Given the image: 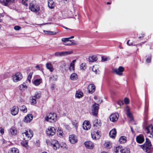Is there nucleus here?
I'll return each mask as SVG.
<instances>
[{
  "mask_svg": "<svg viewBox=\"0 0 153 153\" xmlns=\"http://www.w3.org/2000/svg\"><path fill=\"white\" fill-rule=\"evenodd\" d=\"M57 119V115L55 113H50L45 118L46 121L51 122L56 121Z\"/></svg>",
  "mask_w": 153,
  "mask_h": 153,
  "instance_id": "nucleus-1",
  "label": "nucleus"
},
{
  "mask_svg": "<svg viewBox=\"0 0 153 153\" xmlns=\"http://www.w3.org/2000/svg\"><path fill=\"white\" fill-rule=\"evenodd\" d=\"M145 131L148 137H153V126L152 125L147 126L145 128Z\"/></svg>",
  "mask_w": 153,
  "mask_h": 153,
  "instance_id": "nucleus-2",
  "label": "nucleus"
},
{
  "mask_svg": "<svg viewBox=\"0 0 153 153\" xmlns=\"http://www.w3.org/2000/svg\"><path fill=\"white\" fill-rule=\"evenodd\" d=\"M23 76L22 74L20 72L16 73L14 75L12 76V79L15 82H17L20 81L22 78Z\"/></svg>",
  "mask_w": 153,
  "mask_h": 153,
  "instance_id": "nucleus-3",
  "label": "nucleus"
},
{
  "mask_svg": "<svg viewBox=\"0 0 153 153\" xmlns=\"http://www.w3.org/2000/svg\"><path fill=\"white\" fill-rule=\"evenodd\" d=\"M23 135L26 137V139L27 140H30L33 136V133L32 130L28 129L24 133H22Z\"/></svg>",
  "mask_w": 153,
  "mask_h": 153,
  "instance_id": "nucleus-4",
  "label": "nucleus"
},
{
  "mask_svg": "<svg viewBox=\"0 0 153 153\" xmlns=\"http://www.w3.org/2000/svg\"><path fill=\"white\" fill-rule=\"evenodd\" d=\"M124 71V69L122 66L119 67L118 69L114 68L112 69V71L114 73L120 76L123 75V72Z\"/></svg>",
  "mask_w": 153,
  "mask_h": 153,
  "instance_id": "nucleus-5",
  "label": "nucleus"
},
{
  "mask_svg": "<svg viewBox=\"0 0 153 153\" xmlns=\"http://www.w3.org/2000/svg\"><path fill=\"white\" fill-rule=\"evenodd\" d=\"M29 9L32 12H37L39 11L40 7L37 4L31 3L30 4Z\"/></svg>",
  "mask_w": 153,
  "mask_h": 153,
  "instance_id": "nucleus-6",
  "label": "nucleus"
},
{
  "mask_svg": "<svg viewBox=\"0 0 153 153\" xmlns=\"http://www.w3.org/2000/svg\"><path fill=\"white\" fill-rule=\"evenodd\" d=\"M47 135L49 137L54 135L56 132V130L54 128L52 127H49L46 130Z\"/></svg>",
  "mask_w": 153,
  "mask_h": 153,
  "instance_id": "nucleus-7",
  "label": "nucleus"
},
{
  "mask_svg": "<svg viewBox=\"0 0 153 153\" xmlns=\"http://www.w3.org/2000/svg\"><path fill=\"white\" fill-rule=\"evenodd\" d=\"M73 52L72 51L61 52H57L55 53V55L56 56H62L70 54L72 53Z\"/></svg>",
  "mask_w": 153,
  "mask_h": 153,
  "instance_id": "nucleus-8",
  "label": "nucleus"
},
{
  "mask_svg": "<svg viewBox=\"0 0 153 153\" xmlns=\"http://www.w3.org/2000/svg\"><path fill=\"white\" fill-rule=\"evenodd\" d=\"M99 105L96 103L94 104L92 107V112L93 115L96 116L97 115L98 111Z\"/></svg>",
  "mask_w": 153,
  "mask_h": 153,
  "instance_id": "nucleus-9",
  "label": "nucleus"
},
{
  "mask_svg": "<svg viewBox=\"0 0 153 153\" xmlns=\"http://www.w3.org/2000/svg\"><path fill=\"white\" fill-rule=\"evenodd\" d=\"M119 117V114L117 113H115L111 114L110 116V120L111 121L114 122L116 121Z\"/></svg>",
  "mask_w": 153,
  "mask_h": 153,
  "instance_id": "nucleus-10",
  "label": "nucleus"
},
{
  "mask_svg": "<svg viewBox=\"0 0 153 153\" xmlns=\"http://www.w3.org/2000/svg\"><path fill=\"white\" fill-rule=\"evenodd\" d=\"M91 125L89 121H85L83 124V128L84 129L88 130L90 129Z\"/></svg>",
  "mask_w": 153,
  "mask_h": 153,
  "instance_id": "nucleus-11",
  "label": "nucleus"
},
{
  "mask_svg": "<svg viewBox=\"0 0 153 153\" xmlns=\"http://www.w3.org/2000/svg\"><path fill=\"white\" fill-rule=\"evenodd\" d=\"M51 145L55 150H56L59 147V143L58 141L56 140H53L52 142L51 143Z\"/></svg>",
  "mask_w": 153,
  "mask_h": 153,
  "instance_id": "nucleus-12",
  "label": "nucleus"
},
{
  "mask_svg": "<svg viewBox=\"0 0 153 153\" xmlns=\"http://www.w3.org/2000/svg\"><path fill=\"white\" fill-rule=\"evenodd\" d=\"M14 0H0V3L3 5L7 6L13 3Z\"/></svg>",
  "mask_w": 153,
  "mask_h": 153,
  "instance_id": "nucleus-13",
  "label": "nucleus"
},
{
  "mask_svg": "<svg viewBox=\"0 0 153 153\" xmlns=\"http://www.w3.org/2000/svg\"><path fill=\"white\" fill-rule=\"evenodd\" d=\"M69 139L70 143L72 144H75L77 141V139L76 137L74 134L70 135Z\"/></svg>",
  "mask_w": 153,
  "mask_h": 153,
  "instance_id": "nucleus-14",
  "label": "nucleus"
},
{
  "mask_svg": "<svg viewBox=\"0 0 153 153\" xmlns=\"http://www.w3.org/2000/svg\"><path fill=\"white\" fill-rule=\"evenodd\" d=\"M93 126L95 128H99L101 126V123L100 120L95 119L93 123Z\"/></svg>",
  "mask_w": 153,
  "mask_h": 153,
  "instance_id": "nucleus-15",
  "label": "nucleus"
},
{
  "mask_svg": "<svg viewBox=\"0 0 153 153\" xmlns=\"http://www.w3.org/2000/svg\"><path fill=\"white\" fill-rule=\"evenodd\" d=\"M84 145L87 148L89 149H92L94 147V143L91 141H87L84 143Z\"/></svg>",
  "mask_w": 153,
  "mask_h": 153,
  "instance_id": "nucleus-16",
  "label": "nucleus"
},
{
  "mask_svg": "<svg viewBox=\"0 0 153 153\" xmlns=\"http://www.w3.org/2000/svg\"><path fill=\"white\" fill-rule=\"evenodd\" d=\"M88 90L89 93L92 94L95 91V85L92 84H90L88 86Z\"/></svg>",
  "mask_w": 153,
  "mask_h": 153,
  "instance_id": "nucleus-17",
  "label": "nucleus"
},
{
  "mask_svg": "<svg viewBox=\"0 0 153 153\" xmlns=\"http://www.w3.org/2000/svg\"><path fill=\"white\" fill-rule=\"evenodd\" d=\"M137 142L139 143H142L144 140L143 135L142 134H140L137 136L136 137Z\"/></svg>",
  "mask_w": 153,
  "mask_h": 153,
  "instance_id": "nucleus-18",
  "label": "nucleus"
},
{
  "mask_svg": "<svg viewBox=\"0 0 153 153\" xmlns=\"http://www.w3.org/2000/svg\"><path fill=\"white\" fill-rule=\"evenodd\" d=\"M91 137L93 139L96 140L100 138V135L97 131H94L91 133Z\"/></svg>",
  "mask_w": 153,
  "mask_h": 153,
  "instance_id": "nucleus-19",
  "label": "nucleus"
},
{
  "mask_svg": "<svg viewBox=\"0 0 153 153\" xmlns=\"http://www.w3.org/2000/svg\"><path fill=\"white\" fill-rule=\"evenodd\" d=\"M33 119V116L31 114H27L24 118V121L27 123L30 122Z\"/></svg>",
  "mask_w": 153,
  "mask_h": 153,
  "instance_id": "nucleus-20",
  "label": "nucleus"
},
{
  "mask_svg": "<svg viewBox=\"0 0 153 153\" xmlns=\"http://www.w3.org/2000/svg\"><path fill=\"white\" fill-rule=\"evenodd\" d=\"M19 111V108L18 107L14 106L13 107L11 110V114L14 115L17 114Z\"/></svg>",
  "mask_w": 153,
  "mask_h": 153,
  "instance_id": "nucleus-21",
  "label": "nucleus"
},
{
  "mask_svg": "<svg viewBox=\"0 0 153 153\" xmlns=\"http://www.w3.org/2000/svg\"><path fill=\"white\" fill-rule=\"evenodd\" d=\"M117 134V132L115 128H114L111 130L109 133L110 137L112 138H115Z\"/></svg>",
  "mask_w": 153,
  "mask_h": 153,
  "instance_id": "nucleus-22",
  "label": "nucleus"
},
{
  "mask_svg": "<svg viewBox=\"0 0 153 153\" xmlns=\"http://www.w3.org/2000/svg\"><path fill=\"white\" fill-rule=\"evenodd\" d=\"M46 66L47 68L52 72L53 71L54 69L53 68V65L50 62H48L46 64Z\"/></svg>",
  "mask_w": 153,
  "mask_h": 153,
  "instance_id": "nucleus-23",
  "label": "nucleus"
},
{
  "mask_svg": "<svg viewBox=\"0 0 153 153\" xmlns=\"http://www.w3.org/2000/svg\"><path fill=\"white\" fill-rule=\"evenodd\" d=\"M83 95V93L80 91H77L76 92L75 97L78 99L82 98Z\"/></svg>",
  "mask_w": 153,
  "mask_h": 153,
  "instance_id": "nucleus-24",
  "label": "nucleus"
},
{
  "mask_svg": "<svg viewBox=\"0 0 153 153\" xmlns=\"http://www.w3.org/2000/svg\"><path fill=\"white\" fill-rule=\"evenodd\" d=\"M97 59L96 56H92L89 57L88 61L90 62H93L97 60Z\"/></svg>",
  "mask_w": 153,
  "mask_h": 153,
  "instance_id": "nucleus-25",
  "label": "nucleus"
},
{
  "mask_svg": "<svg viewBox=\"0 0 153 153\" xmlns=\"http://www.w3.org/2000/svg\"><path fill=\"white\" fill-rule=\"evenodd\" d=\"M55 4L53 1L52 0H50L48 2V7L51 8H53L55 6Z\"/></svg>",
  "mask_w": 153,
  "mask_h": 153,
  "instance_id": "nucleus-26",
  "label": "nucleus"
},
{
  "mask_svg": "<svg viewBox=\"0 0 153 153\" xmlns=\"http://www.w3.org/2000/svg\"><path fill=\"white\" fill-rule=\"evenodd\" d=\"M42 81L41 79H36L34 80L33 84L35 85L38 86L42 83Z\"/></svg>",
  "mask_w": 153,
  "mask_h": 153,
  "instance_id": "nucleus-27",
  "label": "nucleus"
},
{
  "mask_svg": "<svg viewBox=\"0 0 153 153\" xmlns=\"http://www.w3.org/2000/svg\"><path fill=\"white\" fill-rule=\"evenodd\" d=\"M119 141L120 143H124L126 141V138L125 136H121L120 138Z\"/></svg>",
  "mask_w": 153,
  "mask_h": 153,
  "instance_id": "nucleus-28",
  "label": "nucleus"
},
{
  "mask_svg": "<svg viewBox=\"0 0 153 153\" xmlns=\"http://www.w3.org/2000/svg\"><path fill=\"white\" fill-rule=\"evenodd\" d=\"M123 149L122 147L120 146L116 147L115 149V153H122Z\"/></svg>",
  "mask_w": 153,
  "mask_h": 153,
  "instance_id": "nucleus-29",
  "label": "nucleus"
},
{
  "mask_svg": "<svg viewBox=\"0 0 153 153\" xmlns=\"http://www.w3.org/2000/svg\"><path fill=\"white\" fill-rule=\"evenodd\" d=\"M76 61V60H73L71 63L69 67V69L70 71H74V63Z\"/></svg>",
  "mask_w": 153,
  "mask_h": 153,
  "instance_id": "nucleus-30",
  "label": "nucleus"
},
{
  "mask_svg": "<svg viewBox=\"0 0 153 153\" xmlns=\"http://www.w3.org/2000/svg\"><path fill=\"white\" fill-rule=\"evenodd\" d=\"M19 151L18 149L16 148H12L9 152V153H19Z\"/></svg>",
  "mask_w": 153,
  "mask_h": 153,
  "instance_id": "nucleus-31",
  "label": "nucleus"
},
{
  "mask_svg": "<svg viewBox=\"0 0 153 153\" xmlns=\"http://www.w3.org/2000/svg\"><path fill=\"white\" fill-rule=\"evenodd\" d=\"M74 40H70L68 42L64 43V45H76V44L74 43L73 41Z\"/></svg>",
  "mask_w": 153,
  "mask_h": 153,
  "instance_id": "nucleus-32",
  "label": "nucleus"
},
{
  "mask_svg": "<svg viewBox=\"0 0 153 153\" xmlns=\"http://www.w3.org/2000/svg\"><path fill=\"white\" fill-rule=\"evenodd\" d=\"M78 78L77 74L75 73H73L70 76V79L71 80H75Z\"/></svg>",
  "mask_w": 153,
  "mask_h": 153,
  "instance_id": "nucleus-33",
  "label": "nucleus"
},
{
  "mask_svg": "<svg viewBox=\"0 0 153 153\" xmlns=\"http://www.w3.org/2000/svg\"><path fill=\"white\" fill-rule=\"evenodd\" d=\"M104 146L107 149H109L112 147V143L110 142H106L105 143Z\"/></svg>",
  "mask_w": 153,
  "mask_h": 153,
  "instance_id": "nucleus-34",
  "label": "nucleus"
},
{
  "mask_svg": "<svg viewBox=\"0 0 153 153\" xmlns=\"http://www.w3.org/2000/svg\"><path fill=\"white\" fill-rule=\"evenodd\" d=\"M127 114L128 117L130 118L129 120L130 122L134 121V119L131 113L130 112H129L127 113Z\"/></svg>",
  "mask_w": 153,
  "mask_h": 153,
  "instance_id": "nucleus-35",
  "label": "nucleus"
},
{
  "mask_svg": "<svg viewBox=\"0 0 153 153\" xmlns=\"http://www.w3.org/2000/svg\"><path fill=\"white\" fill-rule=\"evenodd\" d=\"M10 131L11 134L13 135H15L16 134L17 131L14 128H11Z\"/></svg>",
  "mask_w": 153,
  "mask_h": 153,
  "instance_id": "nucleus-36",
  "label": "nucleus"
},
{
  "mask_svg": "<svg viewBox=\"0 0 153 153\" xmlns=\"http://www.w3.org/2000/svg\"><path fill=\"white\" fill-rule=\"evenodd\" d=\"M36 103V99L35 97H32L31 100V104L32 105H34Z\"/></svg>",
  "mask_w": 153,
  "mask_h": 153,
  "instance_id": "nucleus-37",
  "label": "nucleus"
},
{
  "mask_svg": "<svg viewBox=\"0 0 153 153\" xmlns=\"http://www.w3.org/2000/svg\"><path fill=\"white\" fill-rule=\"evenodd\" d=\"M57 76L56 75L51 76L50 78V80L51 81H55L56 80Z\"/></svg>",
  "mask_w": 153,
  "mask_h": 153,
  "instance_id": "nucleus-38",
  "label": "nucleus"
},
{
  "mask_svg": "<svg viewBox=\"0 0 153 153\" xmlns=\"http://www.w3.org/2000/svg\"><path fill=\"white\" fill-rule=\"evenodd\" d=\"M44 32L45 34L49 35H55L56 33L55 32L48 31L46 30H44Z\"/></svg>",
  "mask_w": 153,
  "mask_h": 153,
  "instance_id": "nucleus-39",
  "label": "nucleus"
},
{
  "mask_svg": "<svg viewBox=\"0 0 153 153\" xmlns=\"http://www.w3.org/2000/svg\"><path fill=\"white\" fill-rule=\"evenodd\" d=\"M33 97H35L36 99H39L41 97V95L40 93L37 92L35 93L34 96Z\"/></svg>",
  "mask_w": 153,
  "mask_h": 153,
  "instance_id": "nucleus-40",
  "label": "nucleus"
},
{
  "mask_svg": "<svg viewBox=\"0 0 153 153\" xmlns=\"http://www.w3.org/2000/svg\"><path fill=\"white\" fill-rule=\"evenodd\" d=\"M80 68L81 69L83 70H85L87 68L86 64L85 63L81 64L80 65Z\"/></svg>",
  "mask_w": 153,
  "mask_h": 153,
  "instance_id": "nucleus-41",
  "label": "nucleus"
},
{
  "mask_svg": "<svg viewBox=\"0 0 153 153\" xmlns=\"http://www.w3.org/2000/svg\"><path fill=\"white\" fill-rule=\"evenodd\" d=\"M122 153H130L129 149L126 148L123 149L122 151Z\"/></svg>",
  "mask_w": 153,
  "mask_h": 153,
  "instance_id": "nucleus-42",
  "label": "nucleus"
},
{
  "mask_svg": "<svg viewBox=\"0 0 153 153\" xmlns=\"http://www.w3.org/2000/svg\"><path fill=\"white\" fill-rule=\"evenodd\" d=\"M21 110L24 113L27 112V109L25 105H22L21 108Z\"/></svg>",
  "mask_w": 153,
  "mask_h": 153,
  "instance_id": "nucleus-43",
  "label": "nucleus"
},
{
  "mask_svg": "<svg viewBox=\"0 0 153 153\" xmlns=\"http://www.w3.org/2000/svg\"><path fill=\"white\" fill-rule=\"evenodd\" d=\"M72 124L75 126L76 129L78 126L77 122L76 120H74L72 122Z\"/></svg>",
  "mask_w": 153,
  "mask_h": 153,
  "instance_id": "nucleus-44",
  "label": "nucleus"
},
{
  "mask_svg": "<svg viewBox=\"0 0 153 153\" xmlns=\"http://www.w3.org/2000/svg\"><path fill=\"white\" fill-rule=\"evenodd\" d=\"M102 61H106L109 60L110 58L108 57L104 56L102 57Z\"/></svg>",
  "mask_w": 153,
  "mask_h": 153,
  "instance_id": "nucleus-45",
  "label": "nucleus"
},
{
  "mask_svg": "<svg viewBox=\"0 0 153 153\" xmlns=\"http://www.w3.org/2000/svg\"><path fill=\"white\" fill-rule=\"evenodd\" d=\"M62 42H68L69 41V38H62Z\"/></svg>",
  "mask_w": 153,
  "mask_h": 153,
  "instance_id": "nucleus-46",
  "label": "nucleus"
},
{
  "mask_svg": "<svg viewBox=\"0 0 153 153\" xmlns=\"http://www.w3.org/2000/svg\"><path fill=\"white\" fill-rule=\"evenodd\" d=\"M28 142L26 140H25L23 141L22 143V146L25 147H26L27 146Z\"/></svg>",
  "mask_w": 153,
  "mask_h": 153,
  "instance_id": "nucleus-47",
  "label": "nucleus"
},
{
  "mask_svg": "<svg viewBox=\"0 0 153 153\" xmlns=\"http://www.w3.org/2000/svg\"><path fill=\"white\" fill-rule=\"evenodd\" d=\"M149 146L145 145L143 146V149L146 152H147L148 150L149 149Z\"/></svg>",
  "mask_w": 153,
  "mask_h": 153,
  "instance_id": "nucleus-48",
  "label": "nucleus"
},
{
  "mask_svg": "<svg viewBox=\"0 0 153 153\" xmlns=\"http://www.w3.org/2000/svg\"><path fill=\"white\" fill-rule=\"evenodd\" d=\"M92 70L93 71H94L96 74H99L98 71L97 69L94 66H93L92 68Z\"/></svg>",
  "mask_w": 153,
  "mask_h": 153,
  "instance_id": "nucleus-49",
  "label": "nucleus"
},
{
  "mask_svg": "<svg viewBox=\"0 0 153 153\" xmlns=\"http://www.w3.org/2000/svg\"><path fill=\"white\" fill-rule=\"evenodd\" d=\"M63 126L64 127L68 130H69L70 128V127L69 125L66 124L65 123H64Z\"/></svg>",
  "mask_w": 153,
  "mask_h": 153,
  "instance_id": "nucleus-50",
  "label": "nucleus"
},
{
  "mask_svg": "<svg viewBox=\"0 0 153 153\" xmlns=\"http://www.w3.org/2000/svg\"><path fill=\"white\" fill-rule=\"evenodd\" d=\"M144 145L150 147L151 146V143L150 141H148L147 143H145Z\"/></svg>",
  "mask_w": 153,
  "mask_h": 153,
  "instance_id": "nucleus-51",
  "label": "nucleus"
},
{
  "mask_svg": "<svg viewBox=\"0 0 153 153\" xmlns=\"http://www.w3.org/2000/svg\"><path fill=\"white\" fill-rule=\"evenodd\" d=\"M151 56L149 57L146 59V62L147 63H149L151 62Z\"/></svg>",
  "mask_w": 153,
  "mask_h": 153,
  "instance_id": "nucleus-52",
  "label": "nucleus"
},
{
  "mask_svg": "<svg viewBox=\"0 0 153 153\" xmlns=\"http://www.w3.org/2000/svg\"><path fill=\"white\" fill-rule=\"evenodd\" d=\"M21 29V27L19 26H16L14 27V29L16 30H19Z\"/></svg>",
  "mask_w": 153,
  "mask_h": 153,
  "instance_id": "nucleus-53",
  "label": "nucleus"
},
{
  "mask_svg": "<svg viewBox=\"0 0 153 153\" xmlns=\"http://www.w3.org/2000/svg\"><path fill=\"white\" fill-rule=\"evenodd\" d=\"M124 101L125 103L126 104H128L129 103V100L127 98H125L124 99Z\"/></svg>",
  "mask_w": 153,
  "mask_h": 153,
  "instance_id": "nucleus-54",
  "label": "nucleus"
},
{
  "mask_svg": "<svg viewBox=\"0 0 153 153\" xmlns=\"http://www.w3.org/2000/svg\"><path fill=\"white\" fill-rule=\"evenodd\" d=\"M118 104L120 106L123 105V102L121 101H120L118 102Z\"/></svg>",
  "mask_w": 153,
  "mask_h": 153,
  "instance_id": "nucleus-55",
  "label": "nucleus"
},
{
  "mask_svg": "<svg viewBox=\"0 0 153 153\" xmlns=\"http://www.w3.org/2000/svg\"><path fill=\"white\" fill-rule=\"evenodd\" d=\"M130 41V40H128V41L127 42V44L129 45H133V43L132 42H130L129 43V42Z\"/></svg>",
  "mask_w": 153,
  "mask_h": 153,
  "instance_id": "nucleus-56",
  "label": "nucleus"
},
{
  "mask_svg": "<svg viewBox=\"0 0 153 153\" xmlns=\"http://www.w3.org/2000/svg\"><path fill=\"white\" fill-rule=\"evenodd\" d=\"M32 77V76L30 75V74L28 76V77H27V79L30 82V79H31Z\"/></svg>",
  "mask_w": 153,
  "mask_h": 153,
  "instance_id": "nucleus-57",
  "label": "nucleus"
},
{
  "mask_svg": "<svg viewBox=\"0 0 153 153\" xmlns=\"http://www.w3.org/2000/svg\"><path fill=\"white\" fill-rule=\"evenodd\" d=\"M126 113H127L128 112H130L129 111H130V108H129L128 107V106H127L126 108Z\"/></svg>",
  "mask_w": 153,
  "mask_h": 153,
  "instance_id": "nucleus-58",
  "label": "nucleus"
},
{
  "mask_svg": "<svg viewBox=\"0 0 153 153\" xmlns=\"http://www.w3.org/2000/svg\"><path fill=\"white\" fill-rule=\"evenodd\" d=\"M0 132L1 134H3L4 133L3 129L1 128H0Z\"/></svg>",
  "mask_w": 153,
  "mask_h": 153,
  "instance_id": "nucleus-59",
  "label": "nucleus"
},
{
  "mask_svg": "<svg viewBox=\"0 0 153 153\" xmlns=\"http://www.w3.org/2000/svg\"><path fill=\"white\" fill-rule=\"evenodd\" d=\"M144 34H141V36H139V38H143V37H144Z\"/></svg>",
  "mask_w": 153,
  "mask_h": 153,
  "instance_id": "nucleus-60",
  "label": "nucleus"
},
{
  "mask_svg": "<svg viewBox=\"0 0 153 153\" xmlns=\"http://www.w3.org/2000/svg\"><path fill=\"white\" fill-rule=\"evenodd\" d=\"M46 143L48 145H50L51 143H50L49 140H47L46 141Z\"/></svg>",
  "mask_w": 153,
  "mask_h": 153,
  "instance_id": "nucleus-61",
  "label": "nucleus"
},
{
  "mask_svg": "<svg viewBox=\"0 0 153 153\" xmlns=\"http://www.w3.org/2000/svg\"><path fill=\"white\" fill-rule=\"evenodd\" d=\"M24 0H22V3L23 4H24L25 5L27 6V3H26V2L24 1Z\"/></svg>",
  "mask_w": 153,
  "mask_h": 153,
  "instance_id": "nucleus-62",
  "label": "nucleus"
},
{
  "mask_svg": "<svg viewBox=\"0 0 153 153\" xmlns=\"http://www.w3.org/2000/svg\"><path fill=\"white\" fill-rule=\"evenodd\" d=\"M59 131H60V132L59 133V135H61V136H62V131L61 130H59Z\"/></svg>",
  "mask_w": 153,
  "mask_h": 153,
  "instance_id": "nucleus-63",
  "label": "nucleus"
},
{
  "mask_svg": "<svg viewBox=\"0 0 153 153\" xmlns=\"http://www.w3.org/2000/svg\"><path fill=\"white\" fill-rule=\"evenodd\" d=\"M20 87H22V88H25V87H26V86L25 85H22L21 86H20Z\"/></svg>",
  "mask_w": 153,
  "mask_h": 153,
  "instance_id": "nucleus-64",
  "label": "nucleus"
}]
</instances>
